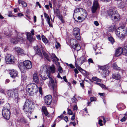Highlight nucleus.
<instances>
[{"label": "nucleus", "mask_w": 127, "mask_h": 127, "mask_svg": "<svg viewBox=\"0 0 127 127\" xmlns=\"http://www.w3.org/2000/svg\"><path fill=\"white\" fill-rule=\"evenodd\" d=\"M55 71V67L54 65H53L50 67L48 70L45 71L43 77L42 75L40 76L43 80H45L49 78L48 86L49 87H52L53 89L56 88L57 85L56 83H55L53 80L51 78L49 77V75L50 73H53Z\"/></svg>", "instance_id": "1"}, {"label": "nucleus", "mask_w": 127, "mask_h": 127, "mask_svg": "<svg viewBox=\"0 0 127 127\" xmlns=\"http://www.w3.org/2000/svg\"><path fill=\"white\" fill-rule=\"evenodd\" d=\"M18 66L21 72L24 73L26 72L27 69H31L32 65L31 61L27 60L24 61L23 64L21 63H19Z\"/></svg>", "instance_id": "2"}, {"label": "nucleus", "mask_w": 127, "mask_h": 127, "mask_svg": "<svg viewBox=\"0 0 127 127\" xmlns=\"http://www.w3.org/2000/svg\"><path fill=\"white\" fill-rule=\"evenodd\" d=\"M10 106L9 104L6 103L3 107L2 111L3 117L5 119L8 120L10 117Z\"/></svg>", "instance_id": "3"}, {"label": "nucleus", "mask_w": 127, "mask_h": 127, "mask_svg": "<svg viewBox=\"0 0 127 127\" xmlns=\"http://www.w3.org/2000/svg\"><path fill=\"white\" fill-rule=\"evenodd\" d=\"M116 35L120 38H123L126 35L127 30L123 27H119L117 29L116 31Z\"/></svg>", "instance_id": "4"}, {"label": "nucleus", "mask_w": 127, "mask_h": 127, "mask_svg": "<svg viewBox=\"0 0 127 127\" xmlns=\"http://www.w3.org/2000/svg\"><path fill=\"white\" fill-rule=\"evenodd\" d=\"M34 103L29 99H27L23 107V109L26 112V113L31 114L30 112L32 109V107Z\"/></svg>", "instance_id": "5"}, {"label": "nucleus", "mask_w": 127, "mask_h": 127, "mask_svg": "<svg viewBox=\"0 0 127 127\" xmlns=\"http://www.w3.org/2000/svg\"><path fill=\"white\" fill-rule=\"evenodd\" d=\"M18 89H15L8 91V96L14 99L16 103H17L19 100H20L18 94Z\"/></svg>", "instance_id": "6"}, {"label": "nucleus", "mask_w": 127, "mask_h": 127, "mask_svg": "<svg viewBox=\"0 0 127 127\" xmlns=\"http://www.w3.org/2000/svg\"><path fill=\"white\" fill-rule=\"evenodd\" d=\"M37 87V85L34 83H32L28 85L26 87V90L30 96H32L34 94V92L36 91V89Z\"/></svg>", "instance_id": "7"}, {"label": "nucleus", "mask_w": 127, "mask_h": 127, "mask_svg": "<svg viewBox=\"0 0 127 127\" xmlns=\"http://www.w3.org/2000/svg\"><path fill=\"white\" fill-rule=\"evenodd\" d=\"M108 13L109 15L113 20L119 17L118 14L116 11L113 8H110L108 11Z\"/></svg>", "instance_id": "8"}, {"label": "nucleus", "mask_w": 127, "mask_h": 127, "mask_svg": "<svg viewBox=\"0 0 127 127\" xmlns=\"http://www.w3.org/2000/svg\"><path fill=\"white\" fill-rule=\"evenodd\" d=\"M15 32L17 33V36L16 37H14L12 38L11 40V42L13 43H17L19 42L20 40L23 39V33L17 32L16 31Z\"/></svg>", "instance_id": "9"}, {"label": "nucleus", "mask_w": 127, "mask_h": 127, "mask_svg": "<svg viewBox=\"0 0 127 127\" xmlns=\"http://www.w3.org/2000/svg\"><path fill=\"white\" fill-rule=\"evenodd\" d=\"M5 59L7 64H12L14 63V57L10 54H6L5 57Z\"/></svg>", "instance_id": "10"}, {"label": "nucleus", "mask_w": 127, "mask_h": 127, "mask_svg": "<svg viewBox=\"0 0 127 127\" xmlns=\"http://www.w3.org/2000/svg\"><path fill=\"white\" fill-rule=\"evenodd\" d=\"M80 29L78 28H74L73 30V34L75 36L76 38L78 40H79L80 39Z\"/></svg>", "instance_id": "11"}, {"label": "nucleus", "mask_w": 127, "mask_h": 127, "mask_svg": "<svg viewBox=\"0 0 127 127\" xmlns=\"http://www.w3.org/2000/svg\"><path fill=\"white\" fill-rule=\"evenodd\" d=\"M52 100V97L50 95H47L44 97L45 102L48 105H49L51 104Z\"/></svg>", "instance_id": "12"}, {"label": "nucleus", "mask_w": 127, "mask_h": 127, "mask_svg": "<svg viewBox=\"0 0 127 127\" xmlns=\"http://www.w3.org/2000/svg\"><path fill=\"white\" fill-rule=\"evenodd\" d=\"M86 59L85 56H82L80 58L78 59L77 60V61H75V66L76 64L78 66L79 65H81L84 63L86 61Z\"/></svg>", "instance_id": "13"}, {"label": "nucleus", "mask_w": 127, "mask_h": 127, "mask_svg": "<svg viewBox=\"0 0 127 127\" xmlns=\"http://www.w3.org/2000/svg\"><path fill=\"white\" fill-rule=\"evenodd\" d=\"M99 7V5L97 1L96 0H94L93 6L91 9L92 13H95Z\"/></svg>", "instance_id": "14"}, {"label": "nucleus", "mask_w": 127, "mask_h": 127, "mask_svg": "<svg viewBox=\"0 0 127 127\" xmlns=\"http://www.w3.org/2000/svg\"><path fill=\"white\" fill-rule=\"evenodd\" d=\"M14 49L19 55H22L24 54V50L20 47H16Z\"/></svg>", "instance_id": "15"}, {"label": "nucleus", "mask_w": 127, "mask_h": 127, "mask_svg": "<svg viewBox=\"0 0 127 127\" xmlns=\"http://www.w3.org/2000/svg\"><path fill=\"white\" fill-rule=\"evenodd\" d=\"M9 73L11 77L13 78H14L17 76L18 72L15 70L12 69L9 71Z\"/></svg>", "instance_id": "16"}, {"label": "nucleus", "mask_w": 127, "mask_h": 127, "mask_svg": "<svg viewBox=\"0 0 127 127\" xmlns=\"http://www.w3.org/2000/svg\"><path fill=\"white\" fill-rule=\"evenodd\" d=\"M123 48L121 47H119L118 48L115 52V56L116 57H118L122 53H123Z\"/></svg>", "instance_id": "17"}, {"label": "nucleus", "mask_w": 127, "mask_h": 127, "mask_svg": "<svg viewBox=\"0 0 127 127\" xmlns=\"http://www.w3.org/2000/svg\"><path fill=\"white\" fill-rule=\"evenodd\" d=\"M75 67L84 76H86L87 75V72L81 68L79 66H78L76 64Z\"/></svg>", "instance_id": "18"}, {"label": "nucleus", "mask_w": 127, "mask_h": 127, "mask_svg": "<svg viewBox=\"0 0 127 127\" xmlns=\"http://www.w3.org/2000/svg\"><path fill=\"white\" fill-rule=\"evenodd\" d=\"M26 35L27 36V38L30 42H31L34 41V39L32 35L30 32H26Z\"/></svg>", "instance_id": "19"}, {"label": "nucleus", "mask_w": 127, "mask_h": 127, "mask_svg": "<svg viewBox=\"0 0 127 127\" xmlns=\"http://www.w3.org/2000/svg\"><path fill=\"white\" fill-rule=\"evenodd\" d=\"M80 9L82 10L80 12L81 16H82L83 17V18H84L85 19L86 18L87 15L86 11L83 8Z\"/></svg>", "instance_id": "20"}, {"label": "nucleus", "mask_w": 127, "mask_h": 127, "mask_svg": "<svg viewBox=\"0 0 127 127\" xmlns=\"http://www.w3.org/2000/svg\"><path fill=\"white\" fill-rule=\"evenodd\" d=\"M34 50L36 54L41 57L42 56V52L39 47L37 46H36L34 49Z\"/></svg>", "instance_id": "21"}, {"label": "nucleus", "mask_w": 127, "mask_h": 127, "mask_svg": "<svg viewBox=\"0 0 127 127\" xmlns=\"http://www.w3.org/2000/svg\"><path fill=\"white\" fill-rule=\"evenodd\" d=\"M99 67L103 71V73L105 74V75H107V68H106V66H99Z\"/></svg>", "instance_id": "22"}, {"label": "nucleus", "mask_w": 127, "mask_h": 127, "mask_svg": "<svg viewBox=\"0 0 127 127\" xmlns=\"http://www.w3.org/2000/svg\"><path fill=\"white\" fill-rule=\"evenodd\" d=\"M113 78L115 79L118 80L120 79L121 76L119 73H115L113 74Z\"/></svg>", "instance_id": "23"}, {"label": "nucleus", "mask_w": 127, "mask_h": 127, "mask_svg": "<svg viewBox=\"0 0 127 127\" xmlns=\"http://www.w3.org/2000/svg\"><path fill=\"white\" fill-rule=\"evenodd\" d=\"M75 19H75V20L76 21L79 22H81L83 20L85 19L84 18H83V17L81 16V15H80V16H76L75 17Z\"/></svg>", "instance_id": "24"}, {"label": "nucleus", "mask_w": 127, "mask_h": 127, "mask_svg": "<svg viewBox=\"0 0 127 127\" xmlns=\"http://www.w3.org/2000/svg\"><path fill=\"white\" fill-rule=\"evenodd\" d=\"M33 78L34 81L36 83H38L39 82V79L37 74L34 73L33 75Z\"/></svg>", "instance_id": "25"}, {"label": "nucleus", "mask_w": 127, "mask_h": 127, "mask_svg": "<svg viewBox=\"0 0 127 127\" xmlns=\"http://www.w3.org/2000/svg\"><path fill=\"white\" fill-rule=\"evenodd\" d=\"M42 111L45 116H47L49 114V113L47 111V109L45 106H42Z\"/></svg>", "instance_id": "26"}, {"label": "nucleus", "mask_w": 127, "mask_h": 127, "mask_svg": "<svg viewBox=\"0 0 127 127\" xmlns=\"http://www.w3.org/2000/svg\"><path fill=\"white\" fill-rule=\"evenodd\" d=\"M127 5L126 2L123 1L121 2L119 4V7L121 8H123L125 7Z\"/></svg>", "instance_id": "27"}, {"label": "nucleus", "mask_w": 127, "mask_h": 127, "mask_svg": "<svg viewBox=\"0 0 127 127\" xmlns=\"http://www.w3.org/2000/svg\"><path fill=\"white\" fill-rule=\"evenodd\" d=\"M18 2L19 4H21L24 7H26L27 6V3L23 0H18Z\"/></svg>", "instance_id": "28"}, {"label": "nucleus", "mask_w": 127, "mask_h": 127, "mask_svg": "<svg viewBox=\"0 0 127 127\" xmlns=\"http://www.w3.org/2000/svg\"><path fill=\"white\" fill-rule=\"evenodd\" d=\"M70 43L71 45L73 47V46H75L77 43L75 39H72L70 40Z\"/></svg>", "instance_id": "29"}, {"label": "nucleus", "mask_w": 127, "mask_h": 127, "mask_svg": "<svg viewBox=\"0 0 127 127\" xmlns=\"http://www.w3.org/2000/svg\"><path fill=\"white\" fill-rule=\"evenodd\" d=\"M76 95H75L74 96H73V98H72L71 99V100L72 101V103H74V104H76L77 102L78 101V100L75 98V96Z\"/></svg>", "instance_id": "30"}, {"label": "nucleus", "mask_w": 127, "mask_h": 127, "mask_svg": "<svg viewBox=\"0 0 127 127\" xmlns=\"http://www.w3.org/2000/svg\"><path fill=\"white\" fill-rule=\"evenodd\" d=\"M73 48L77 50H79L81 48L80 46L77 43L75 46H73Z\"/></svg>", "instance_id": "31"}, {"label": "nucleus", "mask_w": 127, "mask_h": 127, "mask_svg": "<svg viewBox=\"0 0 127 127\" xmlns=\"http://www.w3.org/2000/svg\"><path fill=\"white\" fill-rule=\"evenodd\" d=\"M41 38L42 41L44 43H47L48 42V40L44 35H43L41 36Z\"/></svg>", "instance_id": "32"}, {"label": "nucleus", "mask_w": 127, "mask_h": 127, "mask_svg": "<svg viewBox=\"0 0 127 127\" xmlns=\"http://www.w3.org/2000/svg\"><path fill=\"white\" fill-rule=\"evenodd\" d=\"M51 56V57L52 59L56 60L57 61H59V59L57 58L54 54L52 53Z\"/></svg>", "instance_id": "33"}, {"label": "nucleus", "mask_w": 127, "mask_h": 127, "mask_svg": "<svg viewBox=\"0 0 127 127\" xmlns=\"http://www.w3.org/2000/svg\"><path fill=\"white\" fill-rule=\"evenodd\" d=\"M92 79L95 81L97 82H101V80L100 79L96 77H93L92 78Z\"/></svg>", "instance_id": "34"}, {"label": "nucleus", "mask_w": 127, "mask_h": 127, "mask_svg": "<svg viewBox=\"0 0 127 127\" xmlns=\"http://www.w3.org/2000/svg\"><path fill=\"white\" fill-rule=\"evenodd\" d=\"M80 9H82V8H77L76 9H75L74 10V13L73 14V17L74 19H75V14H76V13L77 12H78L79 11V12H80L82 10H81Z\"/></svg>", "instance_id": "35"}, {"label": "nucleus", "mask_w": 127, "mask_h": 127, "mask_svg": "<svg viewBox=\"0 0 127 127\" xmlns=\"http://www.w3.org/2000/svg\"><path fill=\"white\" fill-rule=\"evenodd\" d=\"M43 54L45 58L49 61H50L49 57L48 54L44 52H43Z\"/></svg>", "instance_id": "36"}, {"label": "nucleus", "mask_w": 127, "mask_h": 127, "mask_svg": "<svg viewBox=\"0 0 127 127\" xmlns=\"http://www.w3.org/2000/svg\"><path fill=\"white\" fill-rule=\"evenodd\" d=\"M108 40L112 44H113L115 42L114 38L112 37L111 36L109 37L108 38Z\"/></svg>", "instance_id": "37"}, {"label": "nucleus", "mask_w": 127, "mask_h": 127, "mask_svg": "<svg viewBox=\"0 0 127 127\" xmlns=\"http://www.w3.org/2000/svg\"><path fill=\"white\" fill-rule=\"evenodd\" d=\"M123 49V54L127 56V46H125Z\"/></svg>", "instance_id": "38"}, {"label": "nucleus", "mask_w": 127, "mask_h": 127, "mask_svg": "<svg viewBox=\"0 0 127 127\" xmlns=\"http://www.w3.org/2000/svg\"><path fill=\"white\" fill-rule=\"evenodd\" d=\"M113 66L114 69L117 70H119L120 69V68L118 67L116 63H114L113 64Z\"/></svg>", "instance_id": "39"}, {"label": "nucleus", "mask_w": 127, "mask_h": 127, "mask_svg": "<svg viewBox=\"0 0 127 127\" xmlns=\"http://www.w3.org/2000/svg\"><path fill=\"white\" fill-rule=\"evenodd\" d=\"M55 46L56 48L57 49H58L60 47L61 45L59 43L56 41L55 42Z\"/></svg>", "instance_id": "40"}, {"label": "nucleus", "mask_w": 127, "mask_h": 127, "mask_svg": "<svg viewBox=\"0 0 127 127\" xmlns=\"http://www.w3.org/2000/svg\"><path fill=\"white\" fill-rule=\"evenodd\" d=\"M55 12V13L56 16H57L58 15H59L60 14V11L58 9H56Z\"/></svg>", "instance_id": "41"}, {"label": "nucleus", "mask_w": 127, "mask_h": 127, "mask_svg": "<svg viewBox=\"0 0 127 127\" xmlns=\"http://www.w3.org/2000/svg\"><path fill=\"white\" fill-rule=\"evenodd\" d=\"M46 20L48 24H49V26L50 27L51 26L52 27V25H51V24L50 20L49 17L47 18Z\"/></svg>", "instance_id": "42"}, {"label": "nucleus", "mask_w": 127, "mask_h": 127, "mask_svg": "<svg viewBox=\"0 0 127 127\" xmlns=\"http://www.w3.org/2000/svg\"><path fill=\"white\" fill-rule=\"evenodd\" d=\"M20 121L21 122L23 123H27V121L24 117H22V118L20 119Z\"/></svg>", "instance_id": "43"}, {"label": "nucleus", "mask_w": 127, "mask_h": 127, "mask_svg": "<svg viewBox=\"0 0 127 127\" xmlns=\"http://www.w3.org/2000/svg\"><path fill=\"white\" fill-rule=\"evenodd\" d=\"M84 81L83 80H82V82L80 83V85L81 87H82L83 89H84Z\"/></svg>", "instance_id": "44"}, {"label": "nucleus", "mask_w": 127, "mask_h": 127, "mask_svg": "<svg viewBox=\"0 0 127 127\" xmlns=\"http://www.w3.org/2000/svg\"><path fill=\"white\" fill-rule=\"evenodd\" d=\"M67 113L68 114L70 115H71L73 114V112L70 109H68V110Z\"/></svg>", "instance_id": "45"}, {"label": "nucleus", "mask_w": 127, "mask_h": 127, "mask_svg": "<svg viewBox=\"0 0 127 127\" xmlns=\"http://www.w3.org/2000/svg\"><path fill=\"white\" fill-rule=\"evenodd\" d=\"M8 15L9 17H14V16L12 14V12L11 11H9Z\"/></svg>", "instance_id": "46"}, {"label": "nucleus", "mask_w": 127, "mask_h": 127, "mask_svg": "<svg viewBox=\"0 0 127 127\" xmlns=\"http://www.w3.org/2000/svg\"><path fill=\"white\" fill-rule=\"evenodd\" d=\"M96 98L95 97H91L90 98V100L91 102L96 101Z\"/></svg>", "instance_id": "47"}, {"label": "nucleus", "mask_w": 127, "mask_h": 127, "mask_svg": "<svg viewBox=\"0 0 127 127\" xmlns=\"http://www.w3.org/2000/svg\"><path fill=\"white\" fill-rule=\"evenodd\" d=\"M109 30L110 32H113L114 31V29L112 27H110L109 28Z\"/></svg>", "instance_id": "48"}, {"label": "nucleus", "mask_w": 127, "mask_h": 127, "mask_svg": "<svg viewBox=\"0 0 127 127\" xmlns=\"http://www.w3.org/2000/svg\"><path fill=\"white\" fill-rule=\"evenodd\" d=\"M58 71L61 73H62L63 72L62 68L60 66H59L58 68Z\"/></svg>", "instance_id": "49"}, {"label": "nucleus", "mask_w": 127, "mask_h": 127, "mask_svg": "<svg viewBox=\"0 0 127 127\" xmlns=\"http://www.w3.org/2000/svg\"><path fill=\"white\" fill-rule=\"evenodd\" d=\"M42 88L41 87L39 88V92L40 94L41 95H42L43 94V93L42 92Z\"/></svg>", "instance_id": "50"}, {"label": "nucleus", "mask_w": 127, "mask_h": 127, "mask_svg": "<svg viewBox=\"0 0 127 127\" xmlns=\"http://www.w3.org/2000/svg\"><path fill=\"white\" fill-rule=\"evenodd\" d=\"M74 105H75L74 106L73 108V110H76L77 109V107L76 105V104H74Z\"/></svg>", "instance_id": "51"}, {"label": "nucleus", "mask_w": 127, "mask_h": 127, "mask_svg": "<svg viewBox=\"0 0 127 127\" xmlns=\"http://www.w3.org/2000/svg\"><path fill=\"white\" fill-rule=\"evenodd\" d=\"M75 113H74L73 114V116L71 117V120L72 121L75 119Z\"/></svg>", "instance_id": "52"}, {"label": "nucleus", "mask_w": 127, "mask_h": 127, "mask_svg": "<svg viewBox=\"0 0 127 127\" xmlns=\"http://www.w3.org/2000/svg\"><path fill=\"white\" fill-rule=\"evenodd\" d=\"M100 86L103 88L105 89H106V87L103 84H101Z\"/></svg>", "instance_id": "53"}, {"label": "nucleus", "mask_w": 127, "mask_h": 127, "mask_svg": "<svg viewBox=\"0 0 127 127\" xmlns=\"http://www.w3.org/2000/svg\"><path fill=\"white\" fill-rule=\"evenodd\" d=\"M126 117L124 116L123 118L121 120V121L122 122H124L126 121Z\"/></svg>", "instance_id": "54"}, {"label": "nucleus", "mask_w": 127, "mask_h": 127, "mask_svg": "<svg viewBox=\"0 0 127 127\" xmlns=\"http://www.w3.org/2000/svg\"><path fill=\"white\" fill-rule=\"evenodd\" d=\"M102 122V120L100 119L99 120V124L100 125V126H102L103 125L101 123Z\"/></svg>", "instance_id": "55"}, {"label": "nucleus", "mask_w": 127, "mask_h": 127, "mask_svg": "<svg viewBox=\"0 0 127 127\" xmlns=\"http://www.w3.org/2000/svg\"><path fill=\"white\" fill-rule=\"evenodd\" d=\"M88 61L89 63H93V61L92 59L90 58L88 59Z\"/></svg>", "instance_id": "56"}, {"label": "nucleus", "mask_w": 127, "mask_h": 127, "mask_svg": "<svg viewBox=\"0 0 127 127\" xmlns=\"http://www.w3.org/2000/svg\"><path fill=\"white\" fill-rule=\"evenodd\" d=\"M94 24L96 26H98L99 25V24L98 22L97 21H95L94 22Z\"/></svg>", "instance_id": "57"}, {"label": "nucleus", "mask_w": 127, "mask_h": 127, "mask_svg": "<svg viewBox=\"0 0 127 127\" xmlns=\"http://www.w3.org/2000/svg\"><path fill=\"white\" fill-rule=\"evenodd\" d=\"M68 118L67 116H66L64 117V120L67 122L68 121Z\"/></svg>", "instance_id": "58"}, {"label": "nucleus", "mask_w": 127, "mask_h": 127, "mask_svg": "<svg viewBox=\"0 0 127 127\" xmlns=\"http://www.w3.org/2000/svg\"><path fill=\"white\" fill-rule=\"evenodd\" d=\"M44 16L45 17L47 18H49V16L46 13H44Z\"/></svg>", "instance_id": "59"}, {"label": "nucleus", "mask_w": 127, "mask_h": 127, "mask_svg": "<svg viewBox=\"0 0 127 127\" xmlns=\"http://www.w3.org/2000/svg\"><path fill=\"white\" fill-rule=\"evenodd\" d=\"M58 17V18L60 20L62 18H63V17L62 16V15L61 14H60L59 15H58L57 16Z\"/></svg>", "instance_id": "60"}, {"label": "nucleus", "mask_w": 127, "mask_h": 127, "mask_svg": "<svg viewBox=\"0 0 127 127\" xmlns=\"http://www.w3.org/2000/svg\"><path fill=\"white\" fill-rule=\"evenodd\" d=\"M68 66H70L71 68H74V66L72 64H69Z\"/></svg>", "instance_id": "61"}, {"label": "nucleus", "mask_w": 127, "mask_h": 127, "mask_svg": "<svg viewBox=\"0 0 127 127\" xmlns=\"http://www.w3.org/2000/svg\"><path fill=\"white\" fill-rule=\"evenodd\" d=\"M74 71L76 74H77L79 73V71L76 68H75L74 69Z\"/></svg>", "instance_id": "62"}, {"label": "nucleus", "mask_w": 127, "mask_h": 127, "mask_svg": "<svg viewBox=\"0 0 127 127\" xmlns=\"http://www.w3.org/2000/svg\"><path fill=\"white\" fill-rule=\"evenodd\" d=\"M64 80V81L65 82H67V79L66 78V76H64L63 78H62Z\"/></svg>", "instance_id": "63"}, {"label": "nucleus", "mask_w": 127, "mask_h": 127, "mask_svg": "<svg viewBox=\"0 0 127 127\" xmlns=\"http://www.w3.org/2000/svg\"><path fill=\"white\" fill-rule=\"evenodd\" d=\"M71 124L73 125V126L74 127H75V125L76 124V123L74 122H70V124L71 125Z\"/></svg>", "instance_id": "64"}]
</instances>
